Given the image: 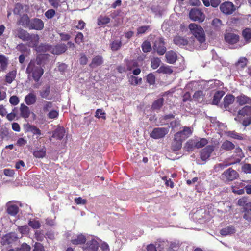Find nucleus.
<instances>
[{
  "instance_id": "obj_1",
  "label": "nucleus",
  "mask_w": 251,
  "mask_h": 251,
  "mask_svg": "<svg viewBox=\"0 0 251 251\" xmlns=\"http://www.w3.org/2000/svg\"><path fill=\"white\" fill-rule=\"evenodd\" d=\"M26 72L28 75L32 74L34 81L38 82L44 73V70L40 65H37L34 60H31L26 68Z\"/></svg>"
},
{
  "instance_id": "obj_2",
  "label": "nucleus",
  "mask_w": 251,
  "mask_h": 251,
  "mask_svg": "<svg viewBox=\"0 0 251 251\" xmlns=\"http://www.w3.org/2000/svg\"><path fill=\"white\" fill-rule=\"evenodd\" d=\"M188 28L191 33L197 40L201 43L205 41V35L202 27L195 23H191L189 25Z\"/></svg>"
},
{
  "instance_id": "obj_3",
  "label": "nucleus",
  "mask_w": 251,
  "mask_h": 251,
  "mask_svg": "<svg viewBox=\"0 0 251 251\" xmlns=\"http://www.w3.org/2000/svg\"><path fill=\"white\" fill-rule=\"evenodd\" d=\"M238 114L242 117L249 116L245 118L242 123L244 127H247L251 125V106H245L238 111Z\"/></svg>"
},
{
  "instance_id": "obj_4",
  "label": "nucleus",
  "mask_w": 251,
  "mask_h": 251,
  "mask_svg": "<svg viewBox=\"0 0 251 251\" xmlns=\"http://www.w3.org/2000/svg\"><path fill=\"white\" fill-rule=\"evenodd\" d=\"M238 177V173L231 168L225 171L221 175V179L225 182L232 181Z\"/></svg>"
},
{
  "instance_id": "obj_5",
  "label": "nucleus",
  "mask_w": 251,
  "mask_h": 251,
  "mask_svg": "<svg viewBox=\"0 0 251 251\" xmlns=\"http://www.w3.org/2000/svg\"><path fill=\"white\" fill-rule=\"evenodd\" d=\"M153 48L159 55H163L166 53V48L162 37L157 38L155 40Z\"/></svg>"
},
{
  "instance_id": "obj_6",
  "label": "nucleus",
  "mask_w": 251,
  "mask_h": 251,
  "mask_svg": "<svg viewBox=\"0 0 251 251\" xmlns=\"http://www.w3.org/2000/svg\"><path fill=\"white\" fill-rule=\"evenodd\" d=\"M169 130V127H155L150 133V136L155 139L162 138L168 133Z\"/></svg>"
},
{
  "instance_id": "obj_7",
  "label": "nucleus",
  "mask_w": 251,
  "mask_h": 251,
  "mask_svg": "<svg viewBox=\"0 0 251 251\" xmlns=\"http://www.w3.org/2000/svg\"><path fill=\"white\" fill-rule=\"evenodd\" d=\"M220 9L224 14L229 15L232 14L236 10V7L232 2L226 1L220 5Z\"/></svg>"
},
{
  "instance_id": "obj_8",
  "label": "nucleus",
  "mask_w": 251,
  "mask_h": 251,
  "mask_svg": "<svg viewBox=\"0 0 251 251\" xmlns=\"http://www.w3.org/2000/svg\"><path fill=\"white\" fill-rule=\"evenodd\" d=\"M190 18L194 21H198L200 23L202 22L205 19V15L201 10L193 8L191 10L189 13Z\"/></svg>"
},
{
  "instance_id": "obj_9",
  "label": "nucleus",
  "mask_w": 251,
  "mask_h": 251,
  "mask_svg": "<svg viewBox=\"0 0 251 251\" xmlns=\"http://www.w3.org/2000/svg\"><path fill=\"white\" fill-rule=\"evenodd\" d=\"M44 27V23L41 19L33 18L31 19L28 28L30 30H41Z\"/></svg>"
},
{
  "instance_id": "obj_10",
  "label": "nucleus",
  "mask_w": 251,
  "mask_h": 251,
  "mask_svg": "<svg viewBox=\"0 0 251 251\" xmlns=\"http://www.w3.org/2000/svg\"><path fill=\"white\" fill-rule=\"evenodd\" d=\"M65 128L62 126H58L53 131L52 135L50 138V141H51L52 139L61 140L65 135Z\"/></svg>"
},
{
  "instance_id": "obj_11",
  "label": "nucleus",
  "mask_w": 251,
  "mask_h": 251,
  "mask_svg": "<svg viewBox=\"0 0 251 251\" xmlns=\"http://www.w3.org/2000/svg\"><path fill=\"white\" fill-rule=\"evenodd\" d=\"M16 35L18 38L23 41H30L32 40L34 35H30L27 31L19 28L16 30Z\"/></svg>"
},
{
  "instance_id": "obj_12",
  "label": "nucleus",
  "mask_w": 251,
  "mask_h": 251,
  "mask_svg": "<svg viewBox=\"0 0 251 251\" xmlns=\"http://www.w3.org/2000/svg\"><path fill=\"white\" fill-rule=\"evenodd\" d=\"M99 247V244L95 239L88 241L83 246V249L84 251H97Z\"/></svg>"
},
{
  "instance_id": "obj_13",
  "label": "nucleus",
  "mask_w": 251,
  "mask_h": 251,
  "mask_svg": "<svg viewBox=\"0 0 251 251\" xmlns=\"http://www.w3.org/2000/svg\"><path fill=\"white\" fill-rule=\"evenodd\" d=\"M25 132H31L33 135H36L37 137L36 139H38L41 135V131L39 128L37 127L34 125H32L29 124H26L25 126Z\"/></svg>"
},
{
  "instance_id": "obj_14",
  "label": "nucleus",
  "mask_w": 251,
  "mask_h": 251,
  "mask_svg": "<svg viewBox=\"0 0 251 251\" xmlns=\"http://www.w3.org/2000/svg\"><path fill=\"white\" fill-rule=\"evenodd\" d=\"M224 38L226 42L231 45L237 43L240 39L239 35L231 32L226 33Z\"/></svg>"
},
{
  "instance_id": "obj_15",
  "label": "nucleus",
  "mask_w": 251,
  "mask_h": 251,
  "mask_svg": "<svg viewBox=\"0 0 251 251\" xmlns=\"http://www.w3.org/2000/svg\"><path fill=\"white\" fill-rule=\"evenodd\" d=\"M67 49V47L65 44H57L55 46L51 45V53L53 54L59 55L64 53Z\"/></svg>"
},
{
  "instance_id": "obj_16",
  "label": "nucleus",
  "mask_w": 251,
  "mask_h": 251,
  "mask_svg": "<svg viewBox=\"0 0 251 251\" xmlns=\"http://www.w3.org/2000/svg\"><path fill=\"white\" fill-rule=\"evenodd\" d=\"M236 100L237 103L241 106L251 103V98L243 94L236 97Z\"/></svg>"
},
{
  "instance_id": "obj_17",
  "label": "nucleus",
  "mask_w": 251,
  "mask_h": 251,
  "mask_svg": "<svg viewBox=\"0 0 251 251\" xmlns=\"http://www.w3.org/2000/svg\"><path fill=\"white\" fill-rule=\"evenodd\" d=\"M192 134V130L189 127L184 126L183 130L176 133V138L180 137L184 140Z\"/></svg>"
},
{
  "instance_id": "obj_18",
  "label": "nucleus",
  "mask_w": 251,
  "mask_h": 251,
  "mask_svg": "<svg viewBox=\"0 0 251 251\" xmlns=\"http://www.w3.org/2000/svg\"><path fill=\"white\" fill-rule=\"evenodd\" d=\"M50 85H47L43 87L39 91V94L41 97L43 99L50 100L51 97H50Z\"/></svg>"
},
{
  "instance_id": "obj_19",
  "label": "nucleus",
  "mask_w": 251,
  "mask_h": 251,
  "mask_svg": "<svg viewBox=\"0 0 251 251\" xmlns=\"http://www.w3.org/2000/svg\"><path fill=\"white\" fill-rule=\"evenodd\" d=\"M103 63V57L100 55H96L92 58L91 63L89 64V67L93 69L101 65Z\"/></svg>"
},
{
  "instance_id": "obj_20",
  "label": "nucleus",
  "mask_w": 251,
  "mask_h": 251,
  "mask_svg": "<svg viewBox=\"0 0 251 251\" xmlns=\"http://www.w3.org/2000/svg\"><path fill=\"white\" fill-rule=\"evenodd\" d=\"M234 100L235 97L232 94H227L224 98V108L226 110H227V108H228L229 106L234 102Z\"/></svg>"
},
{
  "instance_id": "obj_21",
  "label": "nucleus",
  "mask_w": 251,
  "mask_h": 251,
  "mask_svg": "<svg viewBox=\"0 0 251 251\" xmlns=\"http://www.w3.org/2000/svg\"><path fill=\"white\" fill-rule=\"evenodd\" d=\"M213 145H207L201 151V157H210L211 153L214 151Z\"/></svg>"
},
{
  "instance_id": "obj_22",
  "label": "nucleus",
  "mask_w": 251,
  "mask_h": 251,
  "mask_svg": "<svg viewBox=\"0 0 251 251\" xmlns=\"http://www.w3.org/2000/svg\"><path fill=\"white\" fill-rule=\"evenodd\" d=\"M6 206L7 212L9 214L15 216L18 213L19 208L17 205L12 202H9L7 203Z\"/></svg>"
},
{
  "instance_id": "obj_23",
  "label": "nucleus",
  "mask_w": 251,
  "mask_h": 251,
  "mask_svg": "<svg viewBox=\"0 0 251 251\" xmlns=\"http://www.w3.org/2000/svg\"><path fill=\"white\" fill-rule=\"evenodd\" d=\"M184 140L180 137L176 138V134L174 135V138L172 143V149L176 151L181 149L182 147V142Z\"/></svg>"
},
{
  "instance_id": "obj_24",
  "label": "nucleus",
  "mask_w": 251,
  "mask_h": 251,
  "mask_svg": "<svg viewBox=\"0 0 251 251\" xmlns=\"http://www.w3.org/2000/svg\"><path fill=\"white\" fill-rule=\"evenodd\" d=\"M173 42L175 44L179 47L188 45V40L184 37L176 36L174 37Z\"/></svg>"
},
{
  "instance_id": "obj_25",
  "label": "nucleus",
  "mask_w": 251,
  "mask_h": 251,
  "mask_svg": "<svg viewBox=\"0 0 251 251\" xmlns=\"http://www.w3.org/2000/svg\"><path fill=\"white\" fill-rule=\"evenodd\" d=\"M30 21L31 19H29L27 14H23L18 20V24L28 28Z\"/></svg>"
},
{
  "instance_id": "obj_26",
  "label": "nucleus",
  "mask_w": 251,
  "mask_h": 251,
  "mask_svg": "<svg viewBox=\"0 0 251 251\" xmlns=\"http://www.w3.org/2000/svg\"><path fill=\"white\" fill-rule=\"evenodd\" d=\"M36 50L38 53H45L49 51L51 53V45L47 44H41L36 47Z\"/></svg>"
},
{
  "instance_id": "obj_27",
  "label": "nucleus",
  "mask_w": 251,
  "mask_h": 251,
  "mask_svg": "<svg viewBox=\"0 0 251 251\" xmlns=\"http://www.w3.org/2000/svg\"><path fill=\"white\" fill-rule=\"evenodd\" d=\"M37 100L36 96L33 93H30L25 98V101L28 105L34 104Z\"/></svg>"
},
{
  "instance_id": "obj_28",
  "label": "nucleus",
  "mask_w": 251,
  "mask_h": 251,
  "mask_svg": "<svg viewBox=\"0 0 251 251\" xmlns=\"http://www.w3.org/2000/svg\"><path fill=\"white\" fill-rule=\"evenodd\" d=\"M165 57L167 62L169 64H174L177 58L176 54L173 51H170L167 52Z\"/></svg>"
},
{
  "instance_id": "obj_29",
  "label": "nucleus",
  "mask_w": 251,
  "mask_h": 251,
  "mask_svg": "<svg viewBox=\"0 0 251 251\" xmlns=\"http://www.w3.org/2000/svg\"><path fill=\"white\" fill-rule=\"evenodd\" d=\"M20 111V115L22 117L26 119L29 117L30 114L29 108L24 103L21 104Z\"/></svg>"
},
{
  "instance_id": "obj_30",
  "label": "nucleus",
  "mask_w": 251,
  "mask_h": 251,
  "mask_svg": "<svg viewBox=\"0 0 251 251\" xmlns=\"http://www.w3.org/2000/svg\"><path fill=\"white\" fill-rule=\"evenodd\" d=\"M8 59L5 55L0 54V71H5L8 67Z\"/></svg>"
},
{
  "instance_id": "obj_31",
  "label": "nucleus",
  "mask_w": 251,
  "mask_h": 251,
  "mask_svg": "<svg viewBox=\"0 0 251 251\" xmlns=\"http://www.w3.org/2000/svg\"><path fill=\"white\" fill-rule=\"evenodd\" d=\"M16 75L17 71L16 70L10 71L5 75V81L8 84H11L15 80Z\"/></svg>"
},
{
  "instance_id": "obj_32",
  "label": "nucleus",
  "mask_w": 251,
  "mask_h": 251,
  "mask_svg": "<svg viewBox=\"0 0 251 251\" xmlns=\"http://www.w3.org/2000/svg\"><path fill=\"white\" fill-rule=\"evenodd\" d=\"M224 94L225 92L223 91H216L213 96L212 104L214 105H218Z\"/></svg>"
},
{
  "instance_id": "obj_33",
  "label": "nucleus",
  "mask_w": 251,
  "mask_h": 251,
  "mask_svg": "<svg viewBox=\"0 0 251 251\" xmlns=\"http://www.w3.org/2000/svg\"><path fill=\"white\" fill-rule=\"evenodd\" d=\"M242 35L246 43L251 42V28H246L242 31Z\"/></svg>"
},
{
  "instance_id": "obj_34",
  "label": "nucleus",
  "mask_w": 251,
  "mask_h": 251,
  "mask_svg": "<svg viewBox=\"0 0 251 251\" xmlns=\"http://www.w3.org/2000/svg\"><path fill=\"white\" fill-rule=\"evenodd\" d=\"M234 144L228 140H226L224 141L221 146V149L226 151H231L234 149Z\"/></svg>"
},
{
  "instance_id": "obj_35",
  "label": "nucleus",
  "mask_w": 251,
  "mask_h": 251,
  "mask_svg": "<svg viewBox=\"0 0 251 251\" xmlns=\"http://www.w3.org/2000/svg\"><path fill=\"white\" fill-rule=\"evenodd\" d=\"M86 241L85 236L82 234L78 235L76 238L71 240V243L74 245H79L84 243Z\"/></svg>"
},
{
  "instance_id": "obj_36",
  "label": "nucleus",
  "mask_w": 251,
  "mask_h": 251,
  "mask_svg": "<svg viewBox=\"0 0 251 251\" xmlns=\"http://www.w3.org/2000/svg\"><path fill=\"white\" fill-rule=\"evenodd\" d=\"M226 135L229 138L237 139L238 140H243L244 137L241 134L238 133L235 131H228L226 132Z\"/></svg>"
},
{
  "instance_id": "obj_37",
  "label": "nucleus",
  "mask_w": 251,
  "mask_h": 251,
  "mask_svg": "<svg viewBox=\"0 0 251 251\" xmlns=\"http://www.w3.org/2000/svg\"><path fill=\"white\" fill-rule=\"evenodd\" d=\"M164 99L163 98H159L155 100L152 105L151 108L153 110H159L163 105Z\"/></svg>"
},
{
  "instance_id": "obj_38",
  "label": "nucleus",
  "mask_w": 251,
  "mask_h": 251,
  "mask_svg": "<svg viewBox=\"0 0 251 251\" xmlns=\"http://www.w3.org/2000/svg\"><path fill=\"white\" fill-rule=\"evenodd\" d=\"M238 205L243 207V210H245L251 205V202H248L247 198L243 197L238 201Z\"/></svg>"
},
{
  "instance_id": "obj_39",
  "label": "nucleus",
  "mask_w": 251,
  "mask_h": 251,
  "mask_svg": "<svg viewBox=\"0 0 251 251\" xmlns=\"http://www.w3.org/2000/svg\"><path fill=\"white\" fill-rule=\"evenodd\" d=\"M235 231V230L234 227L230 226L221 229L220 233L223 236H226L234 233Z\"/></svg>"
},
{
  "instance_id": "obj_40",
  "label": "nucleus",
  "mask_w": 251,
  "mask_h": 251,
  "mask_svg": "<svg viewBox=\"0 0 251 251\" xmlns=\"http://www.w3.org/2000/svg\"><path fill=\"white\" fill-rule=\"evenodd\" d=\"M173 71L169 66L162 65L157 70L158 73H163L164 74H171Z\"/></svg>"
},
{
  "instance_id": "obj_41",
  "label": "nucleus",
  "mask_w": 251,
  "mask_h": 251,
  "mask_svg": "<svg viewBox=\"0 0 251 251\" xmlns=\"http://www.w3.org/2000/svg\"><path fill=\"white\" fill-rule=\"evenodd\" d=\"M121 40H114L110 44V47L112 51H117L122 46Z\"/></svg>"
},
{
  "instance_id": "obj_42",
  "label": "nucleus",
  "mask_w": 251,
  "mask_h": 251,
  "mask_svg": "<svg viewBox=\"0 0 251 251\" xmlns=\"http://www.w3.org/2000/svg\"><path fill=\"white\" fill-rule=\"evenodd\" d=\"M128 82L130 85L136 86L142 83V78L131 75L128 78Z\"/></svg>"
},
{
  "instance_id": "obj_43",
  "label": "nucleus",
  "mask_w": 251,
  "mask_h": 251,
  "mask_svg": "<svg viewBox=\"0 0 251 251\" xmlns=\"http://www.w3.org/2000/svg\"><path fill=\"white\" fill-rule=\"evenodd\" d=\"M195 144V140H189L185 143L184 149L187 151H192L194 149L196 148Z\"/></svg>"
},
{
  "instance_id": "obj_44",
  "label": "nucleus",
  "mask_w": 251,
  "mask_h": 251,
  "mask_svg": "<svg viewBox=\"0 0 251 251\" xmlns=\"http://www.w3.org/2000/svg\"><path fill=\"white\" fill-rule=\"evenodd\" d=\"M98 25L102 26L108 24L110 21V18L108 16H100L98 18Z\"/></svg>"
},
{
  "instance_id": "obj_45",
  "label": "nucleus",
  "mask_w": 251,
  "mask_h": 251,
  "mask_svg": "<svg viewBox=\"0 0 251 251\" xmlns=\"http://www.w3.org/2000/svg\"><path fill=\"white\" fill-rule=\"evenodd\" d=\"M139 65L136 60H130L126 61V70L131 71L133 68L138 67Z\"/></svg>"
},
{
  "instance_id": "obj_46",
  "label": "nucleus",
  "mask_w": 251,
  "mask_h": 251,
  "mask_svg": "<svg viewBox=\"0 0 251 251\" xmlns=\"http://www.w3.org/2000/svg\"><path fill=\"white\" fill-rule=\"evenodd\" d=\"M48 58V55L45 54H41L38 55L36 59H34L35 62H36L37 65H39L41 66V65L44 63L45 61Z\"/></svg>"
},
{
  "instance_id": "obj_47",
  "label": "nucleus",
  "mask_w": 251,
  "mask_h": 251,
  "mask_svg": "<svg viewBox=\"0 0 251 251\" xmlns=\"http://www.w3.org/2000/svg\"><path fill=\"white\" fill-rule=\"evenodd\" d=\"M142 51L144 53L150 52L151 50V43L149 41L146 40L142 43L141 45Z\"/></svg>"
},
{
  "instance_id": "obj_48",
  "label": "nucleus",
  "mask_w": 251,
  "mask_h": 251,
  "mask_svg": "<svg viewBox=\"0 0 251 251\" xmlns=\"http://www.w3.org/2000/svg\"><path fill=\"white\" fill-rule=\"evenodd\" d=\"M208 140L204 138H201L199 141L195 140V147L197 149L201 148L208 144Z\"/></svg>"
},
{
  "instance_id": "obj_49",
  "label": "nucleus",
  "mask_w": 251,
  "mask_h": 251,
  "mask_svg": "<svg viewBox=\"0 0 251 251\" xmlns=\"http://www.w3.org/2000/svg\"><path fill=\"white\" fill-rule=\"evenodd\" d=\"M161 60L158 57H153L151 59V67L153 69H157L160 65Z\"/></svg>"
},
{
  "instance_id": "obj_50",
  "label": "nucleus",
  "mask_w": 251,
  "mask_h": 251,
  "mask_svg": "<svg viewBox=\"0 0 251 251\" xmlns=\"http://www.w3.org/2000/svg\"><path fill=\"white\" fill-rule=\"evenodd\" d=\"M245 213L244 214V218L248 222H251V206L248 207L243 211Z\"/></svg>"
},
{
  "instance_id": "obj_51",
  "label": "nucleus",
  "mask_w": 251,
  "mask_h": 251,
  "mask_svg": "<svg viewBox=\"0 0 251 251\" xmlns=\"http://www.w3.org/2000/svg\"><path fill=\"white\" fill-rule=\"evenodd\" d=\"M23 5L22 4L17 3L15 5V7L13 9V13L14 14L20 15L23 11Z\"/></svg>"
},
{
  "instance_id": "obj_52",
  "label": "nucleus",
  "mask_w": 251,
  "mask_h": 251,
  "mask_svg": "<svg viewBox=\"0 0 251 251\" xmlns=\"http://www.w3.org/2000/svg\"><path fill=\"white\" fill-rule=\"evenodd\" d=\"M46 149L45 148H43L40 150H38L35 151L34 152V157H45L46 155Z\"/></svg>"
},
{
  "instance_id": "obj_53",
  "label": "nucleus",
  "mask_w": 251,
  "mask_h": 251,
  "mask_svg": "<svg viewBox=\"0 0 251 251\" xmlns=\"http://www.w3.org/2000/svg\"><path fill=\"white\" fill-rule=\"evenodd\" d=\"M53 106V104L52 102L44 101L43 106V111L44 112H48L50 109Z\"/></svg>"
},
{
  "instance_id": "obj_54",
  "label": "nucleus",
  "mask_w": 251,
  "mask_h": 251,
  "mask_svg": "<svg viewBox=\"0 0 251 251\" xmlns=\"http://www.w3.org/2000/svg\"><path fill=\"white\" fill-rule=\"evenodd\" d=\"M147 82L150 85H153L155 84V76L152 73H150L147 75Z\"/></svg>"
},
{
  "instance_id": "obj_55",
  "label": "nucleus",
  "mask_w": 251,
  "mask_h": 251,
  "mask_svg": "<svg viewBox=\"0 0 251 251\" xmlns=\"http://www.w3.org/2000/svg\"><path fill=\"white\" fill-rule=\"evenodd\" d=\"M19 102L20 100L18 96L13 95L10 97L9 102L12 105L16 106L19 104Z\"/></svg>"
},
{
  "instance_id": "obj_56",
  "label": "nucleus",
  "mask_w": 251,
  "mask_h": 251,
  "mask_svg": "<svg viewBox=\"0 0 251 251\" xmlns=\"http://www.w3.org/2000/svg\"><path fill=\"white\" fill-rule=\"evenodd\" d=\"M150 28V26L149 25L140 26L137 29V33L138 35L144 34Z\"/></svg>"
},
{
  "instance_id": "obj_57",
  "label": "nucleus",
  "mask_w": 251,
  "mask_h": 251,
  "mask_svg": "<svg viewBox=\"0 0 251 251\" xmlns=\"http://www.w3.org/2000/svg\"><path fill=\"white\" fill-rule=\"evenodd\" d=\"M84 36L81 32H78L75 38V41L76 44H80L83 42Z\"/></svg>"
},
{
  "instance_id": "obj_58",
  "label": "nucleus",
  "mask_w": 251,
  "mask_h": 251,
  "mask_svg": "<svg viewBox=\"0 0 251 251\" xmlns=\"http://www.w3.org/2000/svg\"><path fill=\"white\" fill-rule=\"evenodd\" d=\"M204 96L202 91L199 90L196 91L193 95V99L195 100L198 101L200 99L202 98Z\"/></svg>"
},
{
  "instance_id": "obj_59",
  "label": "nucleus",
  "mask_w": 251,
  "mask_h": 251,
  "mask_svg": "<svg viewBox=\"0 0 251 251\" xmlns=\"http://www.w3.org/2000/svg\"><path fill=\"white\" fill-rule=\"evenodd\" d=\"M95 116L98 118H101L104 120L106 119L105 113L102 112L101 109H98L96 110Z\"/></svg>"
},
{
  "instance_id": "obj_60",
  "label": "nucleus",
  "mask_w": 251,
  "mask_h": 251,
  "mask_svg": "<svg viewBox=\"0 0 251 251\" xmlns=\"http://www.w3.org/2000/svg\"><path fill=\"white\" fill-rule=\"evenodd\" d=\"M55 14V11L52 9L48 10L45 13L46 18L49 19L52 18Z\"/></svg>"
},
{
  "instance_id": "obj_61",
  "label": "nucleus",
  "mask_w": 251,
  "mask_h": 251,
  "mask_svg": "<svg viewBox=\"0 0 251 251\" xmlns=\"http://www.w3.org/2000/svg\"><path fill=\"white\" fill-rule=\"evenodd\" d=\"M28 224L34 229H37L40 227V223L36 220L29 221Z\"/></svg>"
},
{
  "instance_id": "obj_62",
  "label": "nucleus",
  "mask_w": 251,
  "mask_h": 251,
  "mask_svg": "<svg viewBox=\"0 0 251 251\" xmlns=\"http://www.w3.org/2000/svg\"><path fill=\"white\" fill-rule=\"evenodd\" d=\"M59 113L58 111L55 110H51L48 114V117L49 119H55L58 118Z\"/></svg>"
},
{
  "instance_id": "obj_63",
  "label": "nucleus",
  "mask_w": 251,
  "mask_h": 251,
  "mask_svg": "<svg viewBox=\"0 0 251 251\" xmlns=\"http://www.w3.org/2000/svg\"><path fill=\"white\" fill-rule=\"evenodd\" d=\"M192 100V98L191 96V94L189 92H187L184 94L182 96V101L183 102H186L187 101H191Z\"/></svg>"
},
{
  "instance_id": "obj_64",
  "label": "nucleus",
  "mask_w": 251,
  "mask_h": 251,
  "mask_svg": "<svg viewBox=\"0 0 251 251\" xmlns=\"http://www.w3.org/2000/svg\"><path fill=\"white\" fill-rule=\"evenodd\" d=\"M30 247L27 244H23L21 247L17 250V251H30Z\"/></svg>"
}]
</instances>
